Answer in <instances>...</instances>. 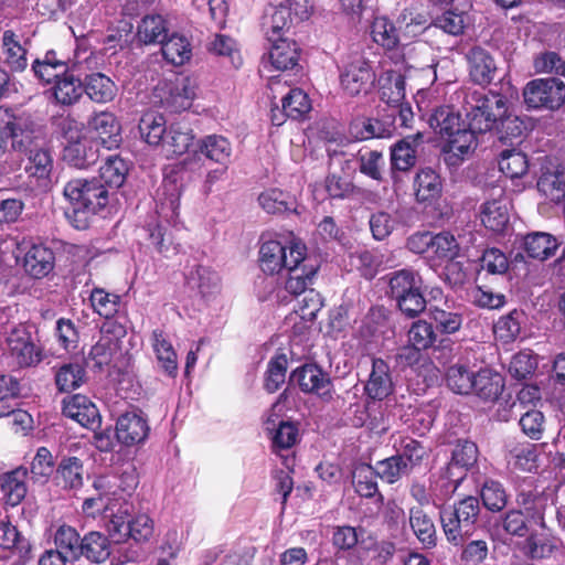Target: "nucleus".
I'll list each match as a JSON object with an SVG mask.
<instances>
[{
    "label": "nucleus",
    "instance_id": "obj_19",
    "mask_svg": "<svg viewBox=\"0 0 565 565\" xmlns=\"http://www.w3.org/2000/svg\"><path fill=\"white\" fill-rule=\"evenodd\" d=\"M364 391L369 398L380 402L393 393L390 366L384 360L373 359L372 370Z\"/></svg>",
    "mask_w": 565,
    "mask_h": 565
},
{
    "label": "nucleus",
    "instance_id": "obj_60",
    "mask_svg": "<svg viewBox=\"0 0 565 565\" xmlns=\"http://www.w3.org/2000/svg\"><path fill=\"white\" fill-rule=\"evenodd\" d=\"M81 541L78 532L67 524L60 525L54 534L55 547L73 561L78 559Z\"/></svg>",
    "mask_w": 565,
    "mask_h": 565
},
{
    "label": "nucleus",
    "instance_id": "obj_64",
    "mask_svg": "<svg viewBox=\"0 0 565 565\" xmlns=\"http://www.w3.org/2000/svg\"><path fill=\"white\" fill-rule=\"evenodd\" d=\"M499 168L510 179L523 177L529 169L526 156L514 149L504 150L499 160Z\"/></svg>",
    "mask_w": 565,
    "mask_h": 565
},
{
    "label": "nucleus",
    "instance_id": "obj_9",
    "mask_svg": "<svg viewBox=\"0 0 565 565\" xmlns=\"http://www.w3.org/2000/svg\"><path fill=\"white\" fill-rule=\"evenodd\" d=\"M531 108L558 109L565 102V84L557 78H537L529 82L523 90Z\"/></svg>",
    "mask_w": 565,
    "mask_h": 565
},
{
    "label": "nucleus",
    "instance_id": "obj_33",
    "mask_svg": "<svg viewBox=\"0 0 565 565\" xmlns=\"http://www.w3.org/2000/svg\"><path fill=\"white\" fill-rule=\"evenodd\" d=\"M83 462L77 457H64L57 465L55 482L58 487L71 490L83 486Z\"/></svg>",
    "mask_w": 565,
    "mask_h": 565
},
{
    "label": "nucleus",
    "instance_id": "obj_57",
    "mask_svg": "<svg viewBox=\"0 0 565 565\" xmlns=\"http://www.w3.org/2000/svg\"><path fill=\"white\" fill-rule=\"evenodd\" d=\"M430 253L440 262L452 260L459 255L460 245L454 234L444 231L433 235Z\"/></svg>",
    "mask_w": 565,
    "mask_h": 565
},
{
    "label": "nucleus",
    "instance_id": "obj_43",
    "mask_svg": "<svg viewBox=\"0 0 565 565\" xmlns=\"http://www.w3.org/2000/svg\"><path fill=\"white\" fill-rule=\"evenodd\" d=\"M271 46L269 58L277 70H289L297 65L299 53L295 42L288 38H281L277 41H268Z\"/></svg>",
    "mask_w": 565,
    "mask_h": 565
},
{
    "label": "nucleus",
    "instance_id": "obj_21",
    "mask_svg": "<svg viewBox=\"0 0 565 565\" xmlns=\"http://www.w3.org/2000/svg\"><path fill=\"white\" fill-rule=\"evenodd\" d=\"M467 60L470 77L476 84L488 85L493 81L497 65L487 50L475 46L468 52Z\"/></svg>",
    "mask_w": 565,
    "mask_h": 565
},
{
    "label": "nucleus",
    "instance_id": "obj_32",
    "mask_svg": "<svg viewBox=\"0 0 565 565\" xmlns=\"http://www.w3.org/2000/svg\"><path fill=\"white\" fill-rule=\"evenodd\" d=\"M83 87L89 99L99 104L111 102L117 93L116 84L103 73L87 75Z\"/></svg>",
    "mask_w": 565,
    "mask_h": 565
},
{
    "label": "nucleus",
    "instance_id": "obj_58",
    "mask_svg": "<svg viewBox=\"0 0 565 565\" xmlns=\"http://www.w3.org/2000/svg\"><path fill=\"white\" fill-rule=\"evenodd\" d=\"M483 505L491 512L502 511L508 503V494L504 487L495 480L487 479L480 489Z\"/></svg>",
    "mask_w": 565,
    "mask_h": 565
},
{
    "label": "nucleus",
    "instance_id": "obj_17",
    "mask_svg": "<svg viewBox=\"0 0 565 565\" xmlns=\"http://www.w3.org/2000/svg\"><path fill=\"white\" fill-rule=\"evenodd\" d=\"M63 414L83 427L95 429L100 425V415L88 397L76 394L64 401Z\"/></svg>",
    "mask_w": 565,
    "mask_h": 565
},
{
    "label": "nucleus",
    "instance_id": "obj_28",
    "mask_svg": "<svg viewBox=\"0 0 565 565\" xmlns=\"http://www.w3.org/2000/svg\"><path fill=\"white\" fill-rule=\"evenodd\" d=\"M557 247V239L545 232H533L523 238V250L533 259L545 260L555 254Z\"/></svg>",
    "mask_w": 565,
    "mask_h": 565
},
{
    "label": "nucleus",
    "instance_id": "obj_48",
    "mask_svg": "<svg viewBox=\"0 0 565 565\" xmlns=\"http://www.w3.org/2000/svg\"><path fill=\"white\" fill-rule=\"evenodd\" d=\"M83 88V83L68 70L54 83L53 94L57 103L72 105L79 99Z\"/></svg>",
    "mask_w": 565,
    "mask_h": 565
},
{
    "label": "nucleus",
    "instance_id": "obj_61",
    "mask_svg": "<svg viewBox=\"0 0 565 565\" xmlns=\"http://www.w3.org/2000/svg\"><path fill=\"white\" fill-rule=\"evenodd\" d=\"M285 114L291 119H300L311 110L309 96L300 88H292L281 98Z\"/></svg>",
    "mask_w": 565,
    "mask_h": 565
},
{
    "label": "nucleus",
    "instance_id": "obj_52",
    "mask_svg": "<svg viewBox=\"0 0 565 565\" xmlns=\"http://www.w3.org/2000/svg\"><path fill=\"white\" fill-rule=\"evenodd\" d=\"M97 158V150L85 141L71 142L63 151V159L77 169L88 168L96 162Z\"/></svg>",
    "mask_w": 565,
    "mask_h": 565
},
{
    "label": "nucleus",
    "instance_id": "obj_37",
    "mask_svg": "<svg viewBox=\"0 0 565 565\" xmlns=\"http://www.w3.org/2000/svg\"><path fill=\"white\" fill-rule=\"evenodd\" d=\"M26 476V469L18 468L0 478V488L8 504L15 507L24 499Z\"/></svg>",
    "mask_w": 565,
    "mask_h": 565
},
{
    "label": "nucleus",
    "instance_id": "obj_7",
    "mask_svg": "<svg viewBox=\"0 0 565 565\" xmlns=\"http://www.w3.org/2000/svg\"><path fill=\"white\" fill-rule=\"evenodd\" d=\"M306 246L301 242L291 241L289 256L291 265L287 267L288 278L285 288L292 295L306 294L308 286L312 285L318 270L316 260L306 256Z\"/></svg>",
    "mask_w": 565,
    "mask_h": 565
},
{
    "label": "nucleus",
    "instance_id": "obj_27",
    "mask_svg": "<svg viewBox=\"0 0 565 565\" xmlns=\"http://www.w3.org/2000/svg\"><path fill=\"white\" fill-rule=\"evenodd\" d=\"M480 217L487 228L498 233L503 232L510 220L508 200L500 196L484 202L481 206Z\"/></svg>",
    "mask_w": 565,
    "mask_h": 565
},
{
    "label": "nucleus",
    "instance_id": "obj_50",
    "mask_svg": "<svg viewBox=\"0 0 565 565\" xmlns=\"http://www.w3.org/2000/svg\"><path fill=\"white\" fill-rule=\"evenodd\" d=\"M86 381V371L81 363H65L55 373V384L60 392H71Z\"/></svg>",
    "mask_w": 565,
    "mask_h": 565
},
{
    "label": "nucleus",
    "instance_id": "obj_51",
    "mask_svg": "<svg viewBox=\"0 0 565 565\" xmlns=\"http://www.w3.org/2000/svg\"><path fill=\"white\" fill-rule=\"evenodd\" d=\"M24 156H26L29 160L25 170L31 177L49 179L53 170V157L45 143Z\"/></svg>",
    "mask_w": 565,
    "mask_h": 565
},
{
    "label": "nucleus",
    "instance_id": "obj_6",
    "mask_svg": "<svg viewBox=\"0 0 565 565\" xmlns=\"http://www.w3.org/2000/svg\"><path fill=\"white\" fill-rule=\"evenodd\" d=\"M478 448L472 441H459L454 451L451 461L440 471V501L450 497L463 479L465 470L477 462Z\"/></svg>",
    "mask_w": 565,
    "mask_h": 565
},
{
    "label": "nucleus",
    "instance_id": "obj_47",
    "mask_svg": "<svg viewBox=\"0 0 565 565\" xmlns=\"http://www.w3.org/2000/svg\"><path fill=\"white\" fill-rule=\"evenodd\" d=\"M163 57L173 65H183L191 58L192 49L189 40L177 33L167 36L161 43Z\"/></svg>",
    "mask_w": 565,
    "mask_h": 565
},
{
    "label": "nucleus",
    "instance_id": "obj_25",
    "mask_svg": "<svg viewBox=\"0 0 565 565\" xmlns=\"http://www.w3.org/2000/svg\"><path fill=\"white\" fill-rule=\"evenodd\" d=\"M54 253L44 245H33L24 256V269L34 278L47 276L54 268Z\"/></svg>",
    "mask_w": 565,
    "mask_h": 565
},
{
    "label": "nucleus",
    "instance_id": "obj_23",
    "mask_svg": "<svg viewBox=\"0 0 565 565\" xmlns=\"http://www.w3.org/2000/svg\"><path fill=\"white\" fill-rule=\"evenodd\" d=\"M294 18L289 9L284 3H278L267 12L263 19V31L267 41H277L287 38L290 26L294 24Z\"/></svg>",
    "mask_w": 565,
    "mask_h": 565
},
{
    "label": "nucleus",
    "instance_id": "obj_15",
    "mask_svg": "<svg viewBox=\"0 0 565 565\" xmlns=\"http://www.w3.org/2000/svg\"><path fill=\"white\" fill-rule=\"evenodd\" d=\"M8 344L15 363L21 367L32 366L41 361V351L24 328L14 329Z\"/></svg>",
    "mask_w": 565,
    "mask_h": 565
},
{
    "label": "nucleus",
    "instance_id": "obj_29",
    "mask_svg": "<svg viewBox=\"0 0 565 565\" xmlns=\"http://www.w3.org/2000/svg\"><path fill=\"white\" fill-rule=\"evenodd\" d=\"M32 71L38 79L50 84L55 83L68 71V64L66 61L58 58L56 52L49 51L43 57L36 58L32 63Z\"/></svg>",
    "mask_w": 565,
    "mask_h": 565
},
{
    "label": "nucleus",
    "instance_id": "obj_39",
    "mask_svg": "<svg viewBox=\"0 0 565 565\" xmlns=\"http://www.w3.org/2000/svg\"><path fill=\"white\" fill-rule=\"evenodd\" d=\"M194 135L191 129L183 128L179 124L171 125L160 147L161 152L167 157L185 153L192 145Z\"/></svg>",
    "mask_w": 565,
    "mask_h": 565
},
{
    "label": "nucleus",
    "instance_id": "obj_16",
    "mask_svg": "<svg viewBox=\"0 0 565 565\" xmlns=\"http://www.w3.org/2000/svg\"><path fill=\"white\" fill-rule=\"evenodd\" d=\"M147 419L138 413L122 414L116 423V437L125 446L143 443L149 434Z\"/></svg>",
    "mask_w": 565,
    "mask_h": 565
},
{
    "label": "nucleus",
    "instance_id": "obj_38",
    "mask_svg": "<svg viewBox=\"0 0 565 565\" xmlns=\"http://www.w3.org/2000/svg\"><path fill=\"white\" fill-rule=\"evenodd\" d=\"M415 195L418 202H430L441 194V179L431 168L420 169L415 177Z\"/></svg>",
    "mask_w": 565,
    "mask_h": 565
},
{
    "label": "nucleus",
    "instance_id": "obj_5",
    "mask_svg": "<svg viewBox=\"0 0 565 565\" xmlns=\"http://www.w3.org/2000/svg\"><path fill=\"white\" fill-rule=\"evenodd\" d=\"M233 153L231 141L222 135H207L196 141L195 150L180 161L182 170L201 173L203 169L202 156L218 164L228 166Z\"/></svg>",
    "mask_w": 565,
    "mask_h": 565
},
{
    "label": "nucleus",
    "instance_id": "obj_59",
    "mask_svg": "<svg viewBox=\"0 0 565 565\" xmlns=\"http://www.w3.org/2000/svg\"><path fill=\"white\" fill-rule=\"evenodd\" d=\"M376 478H379L376 470L374 467L370 465H359L355 467L352 475V482L355 488V491L365 498H371L377 494V482Z\"/></svg>",
    "mask_w": 565,
    "mask_h": 565
},
{
    "label": "nucleus",
    "instance_id": "obj_3",
    "mask_svg": "<svg viewBox=\"0 0 565 565\" xmlns=\"http://www.w3.org/2000/svg\"><path fill=\"white\" fill-rule=\"evenodd\" d=\"M480 514L477 498L467 497L452 508L440 512V521L446 539L455 546L463 543L473 534Z\"/></svg>",
    "mask_w": 565,
    "mask_h": 565
},
{
    "label": "nucleus",
    "instance_id": "obj_34",
    "mask_svg": "<svg viewBox=\"0 0 565 565\" xmlns=\"http://www.w3.org/2000/svg\"><path fill=\"white\" fill-rule=\"evenodd\" d=\"M423 138L420 132L397 141L391 150L392 168L408 171L416 163V145Z\"/></svg>",
    "mask_w": 565,
    "mask_h": 565
},
{
    "label": "nucleus",
    "instance_id": "obj_30",
    "mask_svg": "<svg viewBox=\"0 0 565 565\" xmlns=\"http://www.w3.org/2000/svg\"><path fill=\"white\" fill-rule=\"evenodd\" d=\"M409 524L411 527L426 548H433L437 543V532L433 519L419 507L409 509Z\"/></svg>",
    "mask_w": 565,
    "mask_h": 565
},
{
    "label": "nucleus",
    "instance_id": "obj_20",
    "mask_svg": "<svg viewBox=\"0 0 565 565\" xmlns=\"http://www.w3.org/2000/svg\"><path fill=\"white\" fill-rule=\"evenodd\" d=\"M288 245H282L280 242L270 239L262 244L259 249V263L263 271L268 274L278 273L280 269L291 265Z\"/></svg>",
    "mask_w": 565,
    "mask_h": 565
},
{
    "label": "nucleus",
    "instance_id": "obj_56",
    "mask_svg": "<svg viewBox=\"0 0 565 565\" xmlns=\"http://www.w3.org/2000/svg\"><path fill=\"white\" fill-rule=\"evenodd\" d=\"M288 358L285 353L274 355L267 364L264 387L268 393L276 392L286 381Z\"/></svg>",
    "mask_w": 565,
    "mask_h": 565
},
{
    "label": "nucleus",
    "instance_id": "obj_36",
    "mask_svg": "<svg viewBox=\"0 0 565 565\" xmlns=\"http://www.w3.org/2000/svg\"><path fill=\"white\" fill-rule=\"evenodd\" d=\"M86 557L89 562L100 564L110 556L108 539L99 532H89L84 535L78 550V558Z\"/></svg>",
    "mask_w": 565,
    "mask_h": 565
},
{
    "label": "nucleus",
    "instance_id": "obj_44",
    "mask_svg": "<svg viewBox=\"0 0 565 565\" xmlns=\"http://www.w3.org/2000/svg\"><path fill=\"white\" fill-rule=\"evenodd\" d=\"M2 52L6 63L12 71L25 70L28 65L26 50L20 43L18 35L11 30H6L2 34Z\"/></svg>",
    "mask_w": 565,
    "mask_h": 565
},
{
    "label": "nucleus",
    "instance_id": "obj_46",
    "mask_svg": "<svg viewBox=\"0 0 565 565\" xmlns=\"http://www.w3.org/2000/svg\"><path fill=\"white\" fill-rule=\"evenodd\" d=\"M399 30L387 17H375L371 24V35L375 43L386 50L395 49L399 43Z\"/></svg>",
    "mask_w": 565,
    "mask_h": 565
},
{
    "label": "nucleus",
    "instance_id": "obj_24",
    "mask_svg": "<svg viewBox=\"0 0 565 565\" xmlns=\"http://www.w3.org/2000/svg\"><path fill=\"white\" fill-rule=\"evenodd\" d=\"M504 388L503 377L490 370L482 369L475 374L473 377V392L481 401L486 403L495 402Z\"/></svg>",
    "mask_w": 565,
    "mask_h": 565
},
{
    "label": "nucleus",
    "instance_id": "obj_4",
    "mask_svg": "<svg viewBox=\"0 0 565 565\" xmlns=\"http://www.w3.org/2000/svg\"><path fill=\"white\" fill-rule=\"evenodd\" d=\"M0 125L8 128L13 151L28 153L45 143V128L35 121L29 114H15L7 108V117L0 119Z\"/></svg>",
    "mask_w": 565,
    "mask_h": 565
},
{
    "label": "nucleus",
    "instance_id": "obj_13",
    "mask_svg": "<svg viewBox=\"0 0 565 565\" xmlns=\"http://www.w3.org/2000/svg\"><path fill=\"white\" fill-rule=\"evenodd\" d=\"M109 202V191L98 179L94 182L86 193L85 202L79 212H65L68 222L77 230L88 227L92 215L104 210Z\"/></svg>",
    "mask_w": 565,
    "mask_h": 565
},
{
    "label": "nucleus",
    "instance_id": "obj_22",
    "mask_svg": "<svg viewBox=\"0 0 565 565\" xmlns=\"http://www.w3.org/2000/svg\"><path fill=\"white\" fill-rule=\"evenodd\" d=\"M89 125L104 148L110 150L119 147L121 128L114 114L108 111L98 113L92 118Z\"/></svg>",
    "mask_w": 565,
    "mask_h": 565
},
{
    "label": "nucleus",
    "instance_id": "obj_12",
    "mask_svg": "<svg viewBox=\"0 0 565 565\" xmlns=\"http://www.w3.org/2000/svg\"><path fill=\"white\" fill-rule=\"evenodd\" d=\"M375 72L370 63L358 56L347 63L340 73V85L349 96L367 94L375 82Z\"/></svg>",
    "mask_w": 565,
    "mask_h": 565
},
{
    "label": "nucleus",
    "instance_id": "obj_40",
    "mask_svg": "<svg viewBox=\"0 0 565 565\" xmlns=\"http://www.w3.org/2000/svg\"><path fill=\"white\" fill-rule=\"evenodd\" d=\"M129 167L118 154L108 156L99 168V180L107 189L119 188L124 184Z\"/></svg>",
    "mask_w": 565,
    "mask_h": 565
},
{
    "label": "nucleus",
    "instance_id": "obj_62",
    "mask_svg": "<svg viewBox=\"0 0 565 565\" xmlns=\"http://www.w3.org/2000/svg\"><path fill=\"white\" fill-rule=\"evenodd\" d=\"M431 23L446 34L458 36L463 33L469 19L465 12L450 9L435 17Z\"/></svg>",
    "mask_w": 565,
    "mask_h": 565
},
{
    "label": "nucleus",
    "instance_id": "obj_14",
    "mask_svg": "<svg viewBox=\"0 0 565 565\" xmlns=\"http://www.w3.org/2000/svg\"><path fill=\"white\" fill-rule=\"evenodd\" d=\"M396 24L405 36L414 38L430 25V14L423 1L413 0L401 10Z\"/></svg>",
    "mask_w": 565,
    "mask_h": 565
},
{
    "label": "nucleus",
    "instance_id": "obj_45",
    "mask_svg": "<svg viewBox=\"0 0 565 565\" xmlns=\"http://www.w3.org/2000/svg\"><path fill=\"white\" fill-rule=\"evenodd\" d=\"M166 20L159 14L146 15L137 28V38L143 44L162 43L167 38Z\"/></svg>",
    "mask_w": 565,
    "mask_h": 565
},
{
    "label": "nucleus",
    "instance_id": "obj_55",
    "mask_svg": "<svg viewBox=\"0 0 565 565\" xmlns=\"http://www.w3.org/2000/svg\"><path fill=\"white\" fill-rule=\"evenodd\" d=\"M428 122L437 134L445 137H448L462 126L459 114L449 106L436 108L430 115Z\"/></svg>",
    "mask_w": 565,
    "mask_h": 565
},
{
    "label": "nucleus",
    "instance_id": "obj_41",
    "mask_svg": "<svg viewBox=\"0 0 565 565\" xmlns=\"http://www.w3.org/2000/svg\"><path fill=\"white\" fill-rule=\"evenodd\" d=\"M349 132L355 140L385 138L391 135V126L375 118L361 117L351 121Z\"/></svg>",
    "mask_w": 565,
    "mask_h": 565
},
{
    "label": "nucleus",
    "instance_id": "obj_54",
    "mask_svg": "<svg viewBox=\"0 0 565 565\" xmlns=\"http://www.w3.org/2000/svg\"><path fill=\"white\" fill-rule=\"evenodd\" d=\"M518 504L522 508L523 514L527 520L533 521L541 527H545L544 513L547 508V498L522 491L516 497Z\"/></svg>",
    "mask_w": 565,
    "mask_h": 565
},
{
    "label": "nucleus",
    "instance_id": "obj_49",
    "mask_svg": "<svg viewBox=\"0 0 565 565\" xmlns=\"http://www.w3.org/2000/svg\"><path fill=\"white\" fill-rule=\"evenodd\" d=\"M115 505L114 503L105 515L108 519L106 530L115 543H121L129 537L130 516L127 504L120 505L116 512Z\"/></svg>",
    "mask_w": 565,
    "mask_h": 565
},
{
    "label": "nucleus",
    "instance_id": "obj_42",
    "mask_svg": "<svg viewBox=\"0 0 565 565\" xmlns=\"http://www.w3.org/2000/svg\"><path fill=\"white\" fill-rule=\"evenodd\" d=\"M139 132L141 138L152 147H161L167 135L166 119L162 115L156 113L145 114L139 121Z\"/></svg>",
    "mask_w": 565,
    "mask_h": 565
},
{
    "label": "nucleus",
    "instance_id": "obj_1",
    "mask_svg": "<svg viewBox=\"0 0 565 565\" xmlns=\"http://www.w3.org/2000/svg\"><path fill=\"white\" fill-rule=\"evenodd\" d=\"M462 109L469 127L478 134L498 129L500 120L508 114L505 97L492 92H467Z\"/></svg>",
    "mask_w": 565,
    "mask_h": 565
},
{
    "label": "nucleus",
    "instance_id": "obj_11",
    "mask_svg": "<svg viewBox=\"0 0 565 565\" xmlns=\"http://www.w3.org/2000/svg\"><path fill=\"white\" fill-rule=\"evenodd\" d=\"M126 326L117 320H106L100 327V338L92 347L88 358L95 365H108L121 349V341L126 337Z\"/></svg>",
    "mask_w": 565,
    "mask_h": 565
},
{
    "label": "nucleus",
    "instance_id": "obj_53",
    "mask_svg": "<svg viewBox=\"0 0 565 565\" xmlns=\"http://www.w3.org/2000/svg\"><path fill=\"white\" fill-rule=\"evenodd\" d=\"M494 529L499 533L524 537L529 533L527 519L521 509H511L503 513L495 522Z\"/></svg>",
    "mask_w": 565,
    "mask_h": 565
},
{
    "label": "nucleus",
    "instance_id": "obj_10",
    "mask_svg": "<svg viewBox=\"0 0 565 565\" xmlns=\"http://www.w3.org/2000/svg\"><path fill=\"white\" fill-rule=\"evenodd\" d=\"M289 383L297 385L305 394H313L324 401L332 398L331 377L317 364L306 363L295 369L290 373Z\"/></svg>",
    "mask_w": 565,
    "mask_h": 565
},
{
    "label": "nucleus",
    "instance_id": "obj_8",
    "mask_svg": "<svg viewBox=\"0 0 565 565\" xmlns=\"http://www.w3.org/2000/svg\"><path fill=\"white\" fill-rule=\"evenodd\" d=\"M194 97L195 86L189 77L164 79L153 88V102L173 113L188 109Z\"/></svg>",
    "mask_w": 565,
    "mask_h": 565
},
{
    "label": "nucleus",
    "instance_id": "obj_63",
    "mask_svg": "<svg viewBox=\"0 0 565 565\" xmlns=\"http://www.w3.org/2000/svg\"><path fill=\"white\" fill-rule=\"evenodd\" d=\"M89 300L94 311L106 320H111L110 318L118 311L120 303L118 295L107 292L103 288H94Z\"/></svg>",
    "mask_w": 565,
    "mask_h": 565
},
{
    "label": "nucleus",
    "instance_id": "obj_2",
    "mask_svg": "<svg viewBox=\"0 0 565 565\" xmlns=\"http://www.w3.org/2000/svg\"><path fill=\"white\" fill-rule=\"evenodd\" d=\"M388 296L407 317L422 313L427 300L423 295L422 276L413 269H401L388 275Z\"/></svg>",
    "mask_w": 565,
    "mask_h": 565
},
{
    "label": "nucleus",
    "instance_id": "obj_35",
    "mask_svg": "<svg viewBox=\"0 0 565 565\" xmlns=\"http://www.w3.org/2000/svg\"><path fill=\"white\" fill-rule=\"evenodd\" d=\"M95 489L98 491L97 497L87 498L83 502V511L89 515L95 513L105 512L111 510V505L117 499V490L110 491V480L106 477L98 478L94 482Z\"/></svg>",
    "mask_w": 565,
    "mask_h": 565
},
{
    "label": "nucleus",
    "instance_id": "obj_26",
    "mask_svg": "<svg viewBox=\"0 0 565 565\" xmlns=\"http://www.w3.org/2000/svg\"><path fill=\"white\" fill-rule=\"evenodd\" d=\"M381 100L388 106H397L405 99V76L399 71L384 72L379 79Z\"/></svg>",
    "mask_w": 565,
    "mask_h": 565
},
{
    "label": "nucleus",
    "instance_id": "obj_31",
    "mask_svg": "<svg viewBox=\"0 0 565 565\" xmlns=\"http://www.w3.org/2000/svg\"><path fill=\"white\" fill-rule=\"evenodd\" d=\"M152 348L160 369L169 376H175L178 372V356L161 330H153L151 334Z\"/></svg>",
    "mask_w": 565,
    "mask_h": 565
},
{
    "label": "nucleus",
    "instance_id": "obj_18",
    "mask_svg": "<svg viewBox=\"0 0 565 565\" xmlns=\"http://www.w3.org/2000/svg\"><path fill=\"white\" fill-rule=\"evenodd\" d=\"M478 131L471 127L457 128L455 132L447 137V151L445 161L449 166L459 164L466 156L470 154L477 146L476 134Z\"/></svg>",
    "mask_w": 565,
    "mask_h": 565
}]
</instances>
